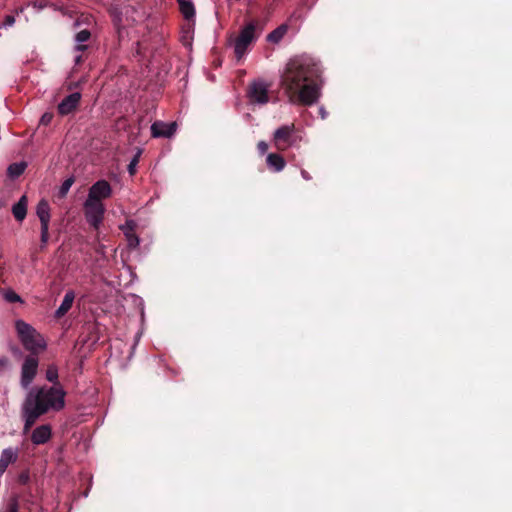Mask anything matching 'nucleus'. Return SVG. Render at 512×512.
I'll return each instance as SVG.
<instances>
[{
	"mask_svg": "<svg viewBox=\"0 0 512 512\" xmlns=\"http://www.w3.org/2000/svg\"><path fill=\"white\" fill-rule=\"evenodd\" d=\"M257 149L260 154H265L268 150V144L265 141H259L257 144Z\"/></svg>",
	"mask_w": 512,
	"mask_h": 512,
	"instance_id": "nucleus-32",
	"label": "nucleus"
},
{
	"mask_svg": "<svg viewBox=\"0 0 512 512\" xmlns=\"http://www.w3.org/2000/svg\"><path fill=\"white\" fill-rule=\"evenodd\" d=\"M269 87L270 85L262 80L252 82L248 88L250 101L258 104H266L269 101Z\"/></svg>",
	"mask_w": 512,
	"mask_h": 512,
	"instance_id": "nucleus-8",
	"label": "nucleus"
},
{
	"mask_svg": "<svg viewBox=\"0 0 512 512\" xmlns=\"http://www.w3.org/2000/svg\"><path fill=\"white\" fill-rule=\"evenodd\" d=\"M65 396L66 392L61 385L31 388L22 404L24 432H28L42 415L51 410H62L65 406Z\"/></svg>",
	"mask_w": 512,
	"mask_h": 512,
	"instance_id": "nucleus-2",
	"label": "nucleus"
},
{
	"mask_svg": "<svg viewBox=\"0 0 512 512\" xmlns=\"http://www.w3.org/2000/svg\"><path fill=\"white\" fill-rule=\"evenodd\" d=\"M288 27L285 24L280 25L267 35V41L278 43L287 33Z\"/></svg>",
	"mask_w": 512,
	"mask_h": 512,
	"instance_id": "nucleus-19",
	"label": "nucleus"
},
{
	"mask_svg": "<svg viewBox=\"0 0 512 512\" xmlns=\"http://www.w3.org/2000/svg\"><path fill=\"white\" fill-rule=\"evenodd\" d=\"M27 196L23 195L17 203L12 206V213L15 219L22 222L27 215Z\"/></svg>",
	"mask_w": 512,
	"mask_h": 512,
	"instance_id": "nucleus-15",
	"label": "nucleus"
},
{
	"mask_svg": "<svg viewBox=\"0 0 512 512\" xmlns=\"http://www.w3.org/2000/svg\"><path fill=\"white\" fill-rule=\"evenodd\" d=\"M140 154L141 152L138 151L134 157L132 158V160L130 161L129 165H128V172L131 176L135 175L136 173V167L139 163V159H140Z\"/></svg>",
	"mask_w": 512,
	"mask_h": 512,
	"instance_id": "nucleus-27",
	"label": "nucleus"
},
{
	"mask_svg": "<svg viewBox=\"0 0 512 512\" xmlns=\"http://www.w3.org/2000/svg\"><path fill=\"white\" fill-rule=\"evenodd\" d=\"M38 358L35 355H28L22 364L21 367V379L20 384L22 388L27 389L34 378L37 375L38 371Z\"/></svg>",
	"mask_w": 512,
	"mask_h": 512,
	"instance_id": "nucleus-6",
	"label": "nucleus"
},
{
	"mask_svg": "<svg viewBox=\"0 0 512 512\" xmlns=\"http://www.w3.org/2000/svg\"><path fill=\"white\" fill-rule=\"evenodd\" d=\"M136 227V224L134 221L132 220H128L126 221L125 225L124 226H121V230L124 232V231H131V232H134V229Z\"/></svg>",
	"mask_w": 512,
	"mask_h": 512,
	"instance_id": "nucleus-31",
	"label": "nucleus"
},
{
	"mask_svg": "<svg viewBox=\"0 0 512 512\" xmlns=\"http://www.w3.org/2000/svg\"><path fill=\"white\" fill-rule=\"evenodd\" d=\"M301 175H302V177H303L305 180H310V179H311L310 174H309L307 171H305V170H302V171H301Z\"/></svg>",
	"mask_w": 512,
	"mask_h": 512,
	"instance_id": "nucleus-34",
	"label": "nucleus"
},
{
	"mask_svg": "<svg viewBox=\"0 0 512 512\" xmlns=\"http://www.w3.org/2000/svg\"><path fill=\"white\" fill-rule=\"evenodd\" d=\"M4 299L9 303L20 302L23 303L21 297L12 289H7L3 292Z\"/></svg>",
	"mask_w": 512,
	"mask_h": 512,
	"instance_id": "nucleus-23",
	"label": "nucleus"
},
{
	"mask_svg": "<svg viewBox=\"0 0 512 512\" xmlns=\"http://www.w3.org/2000/svg\"><path fill=\"white\" fill-rule=\"evenodd\" d=\"M15 327L18 336L26 350L36 354L39 350L45 348V343L40 334L28 323L23 320H17Z\"/></svg>",
	"mask_w": 512,
	"mask_h": 512,
	"instance_id": "nucleus-4",
	"label": "nucleus"
},
{
	"mask_svg": "<svg viewBox=\"0 0 512 512\" xmlns=\"http://www.w3.org/2000/svg\"><path fill=\"white\" fill-rule=\"evenodd\" d=\"M80 62H81V56H78V57L76 58V63L78 64V63H80Z\"/></svg>",
	"mask_w": 512,
	"mask_h": 512,
	"instance_id": "nucleus-36",
	"label": "nucleus"
},
{
	"mask_svg": "<svg viewBox=\"0 0 512 512\" xmlns=\"http://www.w3.org/2000/svg\"><path fill=\"white\" fill-rule=\"evenodd\" d=\"M176 127L175 122L167 124L162 121H155L151 126V134L155 138H169L175 133Z\"/></svg>",
	"mask_w": 512,
	"mask_h": 512,
	"instance_id": "nucleus-11",
	"label": "nucleus"
},
{
	"mask_svg": "<svg viewBox=\"0 0 512 512\" xmlns=\"http://www.w3.org/2000/svg\"><path fill=\"white\" fill-rule=\"evenodd\" d=\"M15 23V17L13 15H6L5 16V19H4V22H3V25L6 26V27H11L13 26Z\"/></svg>",
	"mask_w": 512,
	"mask_h": 512,
	"instance_id": "nucleus-33",
	"label": "nucleus"
},
{
	"mask_svg": "<svg viewBox=\"0 0 512 512\" xmlns=\"http://www.w3.org/2000/svg\"><path fill=\"white\" fill-rule=\"evenodd\" d=\"M295 125H283L279 127L273 135L274 146L279 151L288 149L294 142L293 133Z\"/></svg>",
	"mask_w": 512,
	"mask_h": 512,
	"instance_id": "nucleus-7",
	"label": "nucleus"
},
{
	"mask_svg": "<svg viewBox=\"0 0 512 512\" xmlns=\"http://www.w3.org/2000/svg\"><path fill=\"white\" fill-rule=\"evenodd\" d=\"M52 435L50 425H41L37 427L31 435V441L35 445H41L47 443Z\"/></svg>",
	"mask_w": 512,
	"mask_h": 512,
	"instance_id": "nucleus-12",
	"label": "nucleus"
},
{
	"mask_svg": "<svg viewBox=\"0 0 512 512\" xmlns=\"http://www.w3.org/2000/svg\"><path fill=\"white\" fill-rule=\"evenodd\" d=\"M266 163H267L269 169H271L275 172L282 171L286 166L285 159L280 154H277V153L268 154L267 158H266Z\"/></svg>",
	"mask_w": 512,
	"mask_h": 512,
	"instance_id": "nucleus-16",
	"label": "nucleus"
},
{
	"mask_svg": "<svg viewBox=\"0 0 512 512\" xmlns=\"http://www.w3.org/2000/svg\"><path fill=\"white\" fill-rule=\"evenodd\" d=\"M17 458V450H14L13 448H6L2 451L0 456V477L10 464L16 462Z\"/></svg>",
	"mask_w": 512,
	"mask_h": 512,
	"instance_id": "nucleus-13",
	"label": "nucleus"
},
{
	"mask_svg": "<svg viewBox=\"0 0 512 512\" xmlns=\"http://www.w3.org/2000/svg\"><path fill=\"white\" fill-rule=\"evenodd\" d=\"M76 49H77L78 51H84V50H86V49H87V45L79 44V45H77V46H76Z\"/></svg>",
	"mask_w": 512,
	"mask_h": 512,
	"instance_id": "nucleus-35",
	"label": "nucleus"
},
{
	"mask_svg": "<svg viewBox=\"0 0 512 512\" xmlns=\"http://www.w3.org/2000/svg\"><path fill=\"white\" fill-rule=\"evenodd\" d=\"M323 85L322 68L315 58L303 54L286 63L280 86L291 104L312 106L317 103Z\"/></svg>",
	"mask_w": 512,
	"mask_h": 512,
	"instance_id": "nucleus-1",
	"label": "nucleus"
},
{
	"mask_svg": "<svg viewBox=\"0 0 512 512\" xmlns=\"http://www.w3.org/2000/svg\"><path fill=\"white\" fill-rule=\"evenodd\" d=\"M46 379L49 382L53 383V386L60 385L58 381V369L56 365L51 364L48 366L46 370Z\"/></svg>",
	"mask_w": 512,
	"mask_h": 512,
	"instance_id": "nucleus-22",
	"label": "nucleus"
},
{
	"mask_svg": "<svg viewBox=\"0 0 512 512\" xmlns=\"http://www.w3.org/2000/svg\"><path fill=\"white\" fill-rule=\"evenodd\" d=\"M81 100V94L74 92L67 95L57 106L58 113L61 116H66L74 112Z\"/></svg>",
	"mask_w": 512,
	"mask_h": 512,
	"instance_id": "nucleus-10",
	"label": "nucleus"
},
{
	"mask_svg": "<svg viewBox=\"0 0 512 512\" xmlns=\"http://www.w3.org/2000/svg\"><path fill=\"white\" fill-rule=\"evenodd\" d=\"M17 481L19 484L21 485H27L29 482H30V474H29V471L25 470V471H22L18 478H17Z\"/></svg>",
	"mask_w": 512,
	"mask_h": 512,
	"instance_id": "nucleus-29",
	"label": "nucleus"
},
{
	"mask_svg": "<svg viewBox=\"0 0 512 512\" xmlns=\"http://www.w3.org/2000/svg\"><path fill=\"white\" fill-rule=\"evenodd\" d=\"M258 29H261L260 22L258 20H251L240 30L234 40V53L238 60L246 54L249 46L258 38Z\"/></svg>",
	"mask_w": 512,
	"mask_h": 512,
	"instance_id": "nucleus-3",
	"label": "nucleus"
},
{
	"mask_svg": "<svg viewBox=\"0 0 512 512\" xmlns=\"http://www.w3.org/2000/svg\"><path fill=\"white\" fill-rule=\"evenodd\" d=\"M74 182H75L74 177H69L66 180H64V182L62 183L60 190H59V196L65 197Z\"/></svg>",
	"mask_w": 512,
	"mask_h": 512,
	"instance_id": "nucleus-26",
	"label": "nucleus"
},
{
	"mask_svg": "<svg viewBox=\"0 0 512 512\" xmlns=\"http://www.w3.org/2000/svg\"><path fill=\"white\" fill-rule=\"evenodd\" d=\"M111 195L110 183L106 180H98L90 187L87 199L101 202L102 199H107Z\"/></svg>",
	"mask_w": 512,
	"mask_h": 512,
	"instance_id": "nucleus-9",
	"label": "nucleus"
},
{
	"mask_svg": "<svg viewBox=\"0 0 512 512\" xmlns=\"http://www.w3.org/2000/svg\"><path fill=\"white\" fill-rule=\"evenodd\" d=\"M53 116H54L53 113L45 112L40 118V125H44V126L49 125L53 119Z\"/></svg>",
	"mask_w": 512,
	"mask_h": 512,
	"instance_id": "nucleus-30",
	"label": "nucleus"
},
{
	"mask_svg": "<svg viewBox=\"0 0 512 512\" xmlns=\"http://www.w3.org/2000/svg\"><path fill=\"white\" fill-rule=\"evenodd\" d=\"M179 9L183 17L187 21H194L195 18V7L191 0H177Z\"/></svg>",
	"mask_w": 512,
	"mask_h": 512,
	"instance_id": "nucleus-17",
	"label": "nucleus"
},
{
	"mask_svg": "<svg viewBox=\"0 0 512 512\" xmlns=\"http://www.w3.org/2000/svg\"><path fill=\"white\" fill-rule=\"evenodd\" d=\"M36 215L40 222H50V205L46 199H41L36 207Z\"/></svg>",
	"mask_w": 512,
	"mask_h": 512,
	"instance_id": "nucleus-18",
	"label": "nucleus"
},
{
	"mask_svg": "<svg viewBox=\"0 0 512 512\" xmlns=\"http://www.w3.org/2000/svg\"><path fill=\"white\" fill-rule=\"evenodd\" d=\"M27 167V164L25 162H20V163H13V164H10L9 167H8V174L9 176L15 178V177H19L20 175H22L25 171Z\"/></svg>",
	"mask_w": 512,
	"mask_h": 512,
	"instance_id": "nucleus-21",
	"label": "nucleus"
},
{
	"mask_svg": "<svg viewBox=\"0 0 512 512\" xmlns=\"http://www.w3.org/2000/svg\"><path fill=\"white\" fill-rule=\"evenodd\" d=\"M75 299V292L73 290H68L65 293L64 299L58 309L55 311V318L60 319L64 317L67 312L71 309L73 302Z\"/></svg>",
	"mask_w": 512,
	"mask_h": 512,
	"instance_id": "nucleus-14",
	"label": "nucleus"
},
{
	"mask_svg": "<svg viewBox=\"0 0 512 512\" xmlns=\"http://www.w3.org/2000/svg\"><path fill=\"white\" fill-rule=\"evenodd\" d=\"M90 37H91V33L87 29L81 30L76 34V40L79 43H84V42L88 41L90 39Z\"/></svg>",
	"mask_w": 512,
	"mask_h": 512,
	"instance_id": "nucleus-28",
	"label": "nucleus"
},
{
	"mask_svg": "<svg viewBox=\"0 0 512 512\" xmlns=\"http://www.w3.org/2000/svg\"><path fill=\"white\" fill-rule=\"evenodd\" d=\"M105 206L102 202L86 199L84 203V213L87 222L98 229L104 219Z\"/></svg>",
	"mask_w": 512,
	"mask_h": 512,
	"instance_id": "nucleus-5",
	"label": "nucleus"
},
{
	"mask_svg": "<svg viewBox=\"0 0 512 512\" xmlns=\"http://www.w3.org/2000/svg\"><path fill=\"white\" fill-rule=\"evenodd\" d=\"M0 512H19V503L16 496L9 499L6 506Z\"/></svg>",
	"mask_w": 512,
	"mask_h": 512,
	"instance_id": "nucleus-24",
	"label": "nucleus"
},
{
	"mask_svg": "<svg viewBox=\"0 0 512 512\" xmlns=\"http://www.w3.org/2000/svg\"><path fill=\"white\" fill-rule=\"evenodd\" d=\"M49 225L50 222H40V249L44 250L49 242L50 234H49Z\"/></svg>",
	"mask_w": 512,
	"mask_h": 512,
	"instance_id": "nucleus-20",
	"label": "nucleus"
},
{
	"mask_svg": "<svg viewBox=\"0 0 512 512\" xmlns=\"http://www.w3.org/2000/svg\"><path fill=\"white\" fill-rule=\"evenodd\" d=\"M124 235L126 236L129 248H136L139 245L138 236L131 231H124Z\"/></svg>",
	"mask_w": 512,
	"mask_h": 512,
	"instance_id": "nucleus-25",
	"label": "nucleus"
}]
</instances>
